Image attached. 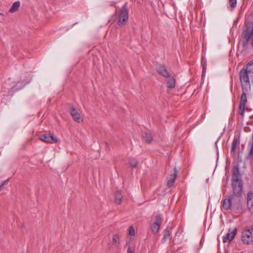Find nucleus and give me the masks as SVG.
I'll return each instance as SVG.
<instances>
[{
	"label": "nucleus",
	"mask_w": 253,
	"mask_h": 253,
	"mask_svg": "<svg viewBox=\"0 0 253 253\" xmlns=\"http://www.w3.org/2000/svg\"><path fill=\"white\" fill-rule=\"evenodd\" d=\"M20 6V2L19 1H17L14 2L12 5L9 11L11 13H13L15 11L18 10Z\"/></svg>",
	"instance_id": "nucleus-22"
},
{
	"label": "nucleus",
	"mask_w": 253,
	"mask_h": 253,
	"mask_svg": "<svg viewBox=\"0 0 253 253\" xmlns=\"http://www.w3.org/2000/svg\"><path fill=\"white\" fill-rule=\"evenodd\" d=\"M0 15H3V14L1 12H0Z\"/></svg>",
	"instance_id": "nucleus-34"
},
{
	"label": "nucleus",
	"mask_w": 253,
	"mask_h": 253,
	"mask_svg": "<svg viewBox=\"0 0 253 253\" xmlns=\"http://www.w3.org/2000/svg\"><path fill=\"white\" fill-rule=\"evenodd\" d=\"M240 144V136H234L231 145V152L235 154L237 147Z\"/></svg>",
	"instance_id": "nucleus-14"
},
{
	"label": "nucleus",
	"mask_w": 253,
	"mask_h": 253,
	"mask_svg": "<svg viewBox=\"0 0 253 253\" xmlns=\"http://www.w3.org/2000/svg\"><path fill=\"white\" fill-rule=\"evenodd\" d=\"M240 166L238 164L234 165L232 169V178L231 181L238 182L242 181V174L240 172Z\"/></svg>",
	"instance_id": "nucleus-7"
},
{
	"label": "nucleus",
	"mask_w": 253,
	"mask_h": 253,
	"mask_svg": "<svg viewBox=\"0 0 253 253\" xmlns=\"http://www.w3.org/2000/svg\"><path fill=\"white\" fill-rule=\"evenodd\" d=\"M231 187L233 193L230 195H232L236 199H240L243 194V181H238V182L231 181Z\"/></svg>",
	"instance_id": "nucleus-3"
},
{
	"label": "nucleus",
	"mask_w": 253,
	"mask_h": 253,
	"mask_svg": "<svg viewBox=\"0 0 253 253\" xmlns=\"http://www.w3.org/2000/svg\"><path fill=\"white\" fill-rule=\"evenodd\" d=\"M177 174L178 171L177 170L176 167H174L173 169V173H171L169 177L168 178L167 185L169 187H171L173 185V184L175 182V179L177 177Z\"/></svg>",
	"instance_id": "nucleus-13"
},
{
	"label": "nucleus",
	"mask_w": 253,
	"mask_h": 253,
	"mask_svg": "<svg viewBox=\"0 0 253 253\" xmlns=\"http://www.w3.org/2000/svg\"><path fill=\"white\" fill-rule=\"evenodd\" d=\"M69 113L73 118V120L77 123H80L81 121V115L77 109L73 106L70 108Z\"/></svg>",
	"instance_id": "nucleus-12"
},
{
	"label": "nucleus",
	"mask_w": 253,
	"mask_h": 253,
	"mask_svg": "<svg viewBox=\"0 0 253 253\" xmlns=\"http://www.w3.org/2000/svg\"><path fill=\"white\" fill-rule=\"evenodd\" d=\"M163 222V217L161 214H158L155 216V221L153 223H156L161 226Z\"/></svg>",
	"instance_id": "nucleus-25"
},
{
	"label": "nucleus",
	"mask_w": 253,
	"mask_h": 253,
	"mask_svg": "<svg viewBox=\"0 0 253 253\" xmlns=\"http://www.w3.org/2000/svg\"><path fill=\"white\" fill-rule=\"evenodd\" d=\"M171 231L170 228H167L163 231V237L162 239V242L164 243L167 240L170 236Z\"/></svg>",
	"instance_id": "nucleus-16"
},
{
	"label": "nucleus",
	"mask_w": 253,
	"mask_h": 253,
	"mask_svg": "<svg viewBox=\"0 0 253 253\" xmlns=\"http://www.w3.org/2000/svg\"><path fill=\"white\" fill-rule=\"evenodd\" d=\"M21 253H24V251H23L21 252Z\"/></svg>",
	"instance_id": "nucleus-35"
},
{
	"label": "nucleus",
	"mask_w": 253,
	"mask_h": 253,
	"mask_svg": "<svg viewBox=\"0 0 253 253\" xmlns=\"http://www.w3.org/2000/svg\"><path fill=\"white\" fill-rule=\"evenodd\" d=\"M9 179H7L1 182V183L0 184V190L2 189L3 186L5 185V184H7L8 182Z\"/></svg>",
	"instance_id": "nucleus-30"
},
{
	"label": "nucleus",
	"mask_w": 253,
	"mask_h": 253,
	"mask_svg": "<svg viewBox=\"0 0 253 253\" xmlns=\"http://www.w3.org/2000/svg\"><path fill=\"white\" fill-rule=\"evenodd\" d=\"M237 232V229L236 227L234 228L233 229H229L228 232L223 237V242H231L234 239Z\"/></svg>",
	"instance_id": "nucleus-10"
},
{
	"label": "nucleus",
	"mask_w": 253,
	"mask_h": 253,
	"mask_svg": "<svg viewBox=\"0 0 253 253\" xmlns=\"http://www.w3.org/2000/svg\"><path fill=\"white\" fill-rule=\"evenodd\" d=\"M251 88H246V89H242L243 93L241 94L240 100V103L238 108V113L242 117L244 116L245 107L247 103V97L246 92H248L249 89Z\"/></svg>",
	"instance_id": "nucleus-6"
},
{
	"label": "nucleus",
	"mask_w": 253,
	"mask_h": 253,
	"mask_svg": "<svg viewBox=\"0 0 253 253\" xmlns=\"http://www.w3.org/2000/svg\"><path fill=\"white\" fill-rule=\"evenodd\" d=\"M143 139L146 141L147 143L148 144L151 143L152 139H153V136L152 135V133L150 131H146L145 132L143 135Z\"/></svg>",
	"instance_id": "nucleus-19"
},
{
	"label": "nucleus",
	"mask_w": 253,
	"mask_h": 253,
	"mask_svg": "<svg viewBox=\"0 0 253 253\" xmlns=\"http://www.w3.org/2000/svg\"><path fill=\"white\" fill-rule=\"evenodd\" d=\"M242 162V159L241 156L238 155L237 158V164L239 165V163H241Z\"/></svg>",
	"instance_id": "nucleus-31"
},
{
	"label": "nucleus",
	"mask_w": 253,
	"mask_h": 253,
	"mask_svg": "<svg viewBox=\"0 0 253 253\" xmlns=\"http://www.w3.org/2000/svg\"><path fill=\"white\" fill-rule=\"evenodd\" d=\"M135 234V231L134 228L132 226L129 227V234L130 236H134Z\"/></svg>",
	"instance_id": "nucleus-29"
},
{
	"label": "nucleus",
	"mask_w": 253,
	"mask_h": 253,
	"mask_svg": "<svg viewBox=\"0 0 253 253\" xmlns=\"http://www.w3.org/2000/svg\"><path fill=\"white\" fill-rule=\"evenodd\" d=\"M242 209L240 199H236L232 195H229L228 197L221 201V210L222 211L231 210L237 211Z\"/></svg>",
	"instance_id": "nucleus-1"
},
{
	"label": "nucleus",
	"mask_w": 253,
	"mask_h": 253,
	"mask_svg": "<svg viewBox=\"0 0 253 253\" xmlns=\"http://www.w3.org/2000/svg\"><path fill=\"white\" fill-rule=\"evenodd\" d=\"M250 77V74L248 73L247 69L242 68L239 72V78L242 89H245L246 88H251Z\"/></svg>",
	"instance_id": "nucleus-5"
},
{
	"label": "nucleus",
	"mask_w": 253,
	"mask_h": 253,
	"mask_svg": "<svg viewBox=\"0 0 253 253\" xmlns=\"http://www.w3.org/2000/svg\"><path fill=\"white\" fill-rule=\"evenodd\" d=\"M31 81V77H30V79L25 82L23 85L21 87H17V85H15V86H13L12 87V91H16V90H19V89H20L23 86L25 85L26 84H28L29 83H30Z\"/></svg>",
	"instance_id": "nucleus-27"
},
{
	"label": "nucleus",
	"mask_w": 253,
	"mask_h": 253,
	"mask_svg": "<svg viewBox=\"0 0 253 253\" xmlns=\"http://www.w3.org/2000/svg\"><path fill=\"white\" fill-rule=\"evenodd\" d=\"M150 227L152 233L153 234L155 235L159 232L161 227V225L158 224L156 223H153L150 225Z\"/></svg>",
	"instance_id": "nucleus-20"
},
{
	"label": "nucleus",
	"mask_w": 253,
	"mask_h": 253,
	"mask_svg": "<svg viewBox=\"0 0 253 253\" xmlns=\"http://www.w3.org/2000/svg\"><path fill=\"white\" fill-rule=\"evenodd\" d=\"M243 47L247 49L248 43L251 40V44L253 47V25L252 23L246 25V28L243 31Z\"/></svg>",
	"instance_id": "nucleus-2"
},
{
	"label": "nucleus",
	"mask_w": 253,
	"mask_h": 253,
	"mask_svg": "<svg viewBox=\"0 0 253 253\" xmlns=\"http://www.w3.org/2000/svg\"><path fill=\"white\" fill-rule=\"evenodd\" d=\"M230 6L232 8H235L237 5V0H228Z\"/></svg>",
	"instance_id": "nucleus-28"
},
{
	"label": "nucleus",
	"mask_w": 253,
	"mask_h": 253,
	"mask_svg": "<svg viewBox=\"0 0 253 253\" xmlns=\"http://www.w3.org/2000/svg\"><path fill=\"white\" fill-rule=\"evenodd\" d=\"M167 87L169 88H173L175 86V80L173 77L171 75L169 77L166 78Z\"/></svg>",
	"instance_id": "nucleus-15"
},
{
	"label": "nucleus",
	"mask_w": 253,
	"mask_h": 253,
	"mask_svg": "<svg viewBox=\"0 0 253 253\" xmlns=\"http://www.w3.org/2000/svg\"><path fill=\"white\" fill-rule=\"evenodd\" d=\"M128 19V10L125 3L118 11V24L120 26H123L126 24Z\"/></svg>",
	"instance_id": "nucleus-4"
},
{
	"label": "nucleus",
	"mask_w": 253,
	"mask_h": 253,
	"mask_svg": "<svg viewBox=\"0 0 253 253\" xmlns=\"http://www.w3.org/2000/svg\"><path fill=\"white\" fill-rule=\"evenodd\" d=\"M39 139L43 142L49 143H56L58 141V139L51 133L42 134Z\"/></svg>",
	"instance_id": "nucleus-8"
},
{
	"label": "nucleus",
	"mask_w": 253,
	"mask_h": 253,
	"mask_svg": "<svg viewBox=\"0 0 253 253\" xmlns=\"http://www.w3.org/2000/svg\"><path fill=\"white\" fill-rule=\"evenodd\" d=\"M127 253H133V250L130 247L127 249Z\"/></svg>",
	"instance_id": "nucleus-33"
},
{
	"label": "nucleus",
	"mask_w": 253,
	"mask_h": 253,
	"mask_svg": "<svg viewBox=\"0 0 253 253\" xmlns=\"http://www.w3.org/2000/svg\"><path fill=\"white\" fill-rule=\"evenodd\" d=\"M247 205L249 207H253V193H249L247 197Z\"/></svg>",
	"instance_id": "nucleus-24"
},
{
	"label": "nucleus",
	"mask_w": 253,
	"mask_h": 253,
	"mask_svg": "<svg viewBox=\"0 0 253 253\" xmlns=\"http://www.w3.org/2000/svg\"><path fill=\"white\" fill-rule=\"evenodd\" d=\"M120 244V237L118 234H115L113 236L112 245L116 247H118Z\"/></svg>",
	"instance_id": "nucleus-21"
},
{
	"label": "nucleus",
	"mask_w": 253,
	"mask_h": 253,
	"mask_svg": "<svg viewBox=\"0 0 253 253\" xmlns=\"http://www.w3.org/2000/svg\"><path fill=\"white\" fill-rule=\"evenodd\" d=\"M247 230H250L251 232V234L253 236V226L250 227L249 228L247 229Z\"/></svg>",
	"instance_id": "nucleus-32"
},
{
	"label": "nucleus",
	"mask_w": 253,
	"mask_h": 253,
	"mask_svg": "<svg viewBox=\"0 0 253 253\" xmlns=\"http://www.w3.org/2000/svg\"><path fill=\"white\" fill-rule=\"evenodd\" d=\"M241 239L243 243L246 245L253 244V236L251 234L250 230L245 229L242 233Z\"/></svg>",
	"instance_id": "nucleus-9"
},
{
	"label": "nucleus",
	"mask_w": 253,
	"mask_h": 253,
	"mask_svg": "<svg viewBox=\"0 0 253 253\" xmlns=\"http://www.w3.org/2000/svg\"><path fill=\"white\" fill-rule=\"evenodd\" d=\"M156 70L159 75L165 78H167L171 75L164 64H159L157 65Z\"/></svg>",
	"instance_id": "nucleus-11"
},
{
	"label": "nucleus",
	"mask_w": 253,
	"mask_h": 253,
	"mask_svg": "<svg viewBox=\"0 0 253 253\" xmlns=\"http://www.w3.org/2000/svg\"><path fill=\"white\" fill-rule=\"evenodd\" d=\"M123 198L122 191L120 190L117 191L115 193V202L119 205L122 203V199Z\"/></svg>",
	"instance_id": "nucleus-18"
},
{
	"label": "nucleus",
	"mask_w": 253,
	"mask_h": 253,
	"mask_svg": "<svg viewBox=\"0 0 253 253\" xmlns=\"http://www.w3.org/2000/svg\"><path fill=\"white\" fill-rule=\"evenodd\" d=\"M247 69L248 73L250 74V78L253 80V60H251L246 65V67L244 68Z\"/></svg>",
	"instance_id": "nucleus-17"
},
{
	"label": "nucleus",
	"mask_w": 253,
	"mask_h": 253,
	"mask_svg": "<svg viewBox=\"0 0 253 253\" xmlns=\"http://www.w3.org/2000/svg\"><path fill=\"white\" fill-rule=\"evenodd\" d=\"M138 160L134 158H130L129 160V166L132 168H135L137 166Z\"/></svg>",
	"instance_id": "nucleus-23"
},
{
	"label": "nucleus",
	"mask_w": 253,
	"mask_h": 253,
	"mask_svg": "<svg viewBox=\"0 0 253 253\" xmlns=\"http://www.w3.org/2000/svg\"><path fill=\"white\" fill-rule=\"evenodd\" d=\"M201 65L203 68V75L206 72L207 68V61L204 58H202Z\"/></svg>",
	"instance_id": "nucleus-26"
}]
</instances>
